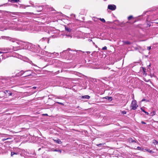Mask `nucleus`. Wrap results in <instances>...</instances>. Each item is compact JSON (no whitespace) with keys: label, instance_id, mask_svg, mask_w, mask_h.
I'll use <instances>...</instances> for the list:
<instances>
[{"label":"nucleus","instance_id":"nucleus-17","mask_svg":"<svg viewBox=\"0 0 158 158\" xmlns=\"http://www.w3.org/2000/svg\"><path fill=\"white\" fill-rule=\"evenodd\" d=\"M6 92L7 93H8V94H9V96H11L12 95V93L11 92H10L9 91H7V90H6Z\"/></svg>","mask_w":158,"mask_h":158},{"label":"nucleus","instance_id":"nucleus-35","mask_svg":"<svg viewBox=\"0 0 158 158\" xmlns=\"http://www.w3.org/2000/svg\"><path fill=\"white\" fill-rule=\"evenodd\" d=\"M144 112V113H145L146 114H147V115H148V114H149V113H148V112H146V111H145Z\"/></svg>","mask_w":158,"mask_h":158},{"label":"nucleus","instance_id":"nucleus-32","mask_svg":"<svg viewBox=\"0 0 158 158\" xmlns=\"http://www.w3.org/2000/svg\"><path fill=\"white\" fill-rule=\"evenodd\" d=\"M142 68V69H143V71L144 73L146 72V69L143 68Z\"/></svg>","mask_w":158,"mask_h":158},{"label":"nucleus","instance_id":"nucleus-2","mask_svg":"<svg viewBox=\"0 0 158 158\" xmlns=\"http://www.w3.org/2000/svg\"><path fill=\"white\" fill-rule=\"evenodd\" d=\"M116 8V6L114 4L109 5L108 6V9L112 10H115Z\"/></svg>","mask_w":158,"mask_h":158},{"label":"nucleus","instance_id":"nucleus-22","mask_svg":"<svg viewBox=\"0 0 158 158\" xmlns=\"http://www.w3.org/2000/svg\"><path fill=\"white\" fill-rule=\"evenodd\" d=\"M151 114L152 115H154L156 114V112L155 111H153L151 113Z\"/></svg>","mask_w":158,"mask_h":158},{"label":"nucleus","instance_id":"nucleus-52","mask_svg":"<svg viewBox=\"0 0 158 158\" xmlns=\"http://www.w3.org/2000/svg\"><path fill=\"white\" fill-rule=\"evenodd\" d=\"M14 14V15H16L15 14Z\"/></svg>","mask_w":158,"mask_h":158},{"label":"nucleus","instance_id":"nucleus-24","mask_svg":"<svg viewBox=\"0 0 158 158\" xmlns=\"http://www.w3.org/2000/svg\"><path fill=\"white\" fill-rule=\"evenodd\" d=\"M132 16H129V17H128V19L129 20H130L132 18Z\"/></svg>","mask_w":158,"mask_h":158},{"label":"nucleus","instance_id":"nucleus-46","mask_svg":"<svg viewBox=\"0 0 158 158\" xmlns=\"http://www.w3.org/2000/svg\"><path fill=\"white\" fill-rule=\"evenodd\" d=\"M89 42H90L91 41H92V40H89Z\"/></svg>","mask_w":158,"mask_h":158},{"label":"nucleus","instance_id":"nucleus-27","mask_svg":"<svg viewBox=\"0 0 158 158\" xmlns=\"http://www.w3.org/2000/svg\"><path fill=\"white\" fill-rule=\"evenodd\" d=\"M153 143L156 144H158V142L156 140H154V142H153Z\"/></svg>","mask_w":158,"mask_h":158},{"label":"nucleus","instance_id":"nucleus-13","mask_svg":"<svg viewBox=\"0 0 158 158\" xmlns=\"http://www.w3.org/2000/svg\"><path fill=\"white\" fill-rule=\"evenodd\" d=\"M14 48H15L14 47H13V49H12L10 48H6V50L7 51H12V50H15Z\"/></svg>","mask_w":158,"mask_h":158},{"label":"nucleus","instance_id":"nucleus-3","mask_svg":"<svg viewBox=\"0 0 158 158\" xmlns=\"http://www.w3.org/2000/svg\"><path fill=\"white\" fill-rule=\"evenodd\" d=\"M27 72H31L32 73V71L31 70H29L25 71L22 70L20 71L19 73H18L16 74V76L17 77H20L22 76L24 73H26Z\"/></svg>","mask_w":158,"mask_h":158},{"label":"nucleus","instance_id":"nucleus-20","mask_svg":"<svg viewBox=\"0 0 158 158\" xmlns=\"http://www.w3.org/2000/svg\"><path fill=\"white\" fill-rule=\"evenodd\" d=\"M15 154L17 155V153H15V152H11V156H12L13 155H14Z\"/></svg>","mask_w":158,"mask_h":158},{"label":"nucleus","instance_id":"nucleus-30","mask_svg":"<svg viewBox=\"0 0 158 158\" xmlns=\"http://www.w3.org/2000/svg\"><path fill=\"white\" fill-rule=\"evenodd\" d=\"M125 43L127 44H130V42H129V41H126L125 42Z\"/></svg>","mask_w":158,"mask_h":158},{"label":"nucleus","instance_id":"nucleus-44","mask_svg":"<svg viewBox=\"0 0 158 158\" xmlns=\"http://www.w3.org/2000/svg\"><path fill=\"white\" fill-rule=\"evenodd\" d=\"M16 43L18 44H20V43L19 42H17Z\"/></svg>","mask_w":158,"mask_h":158},{"label":"nucleus","instance_id":"nucleus-4","mask_svg":"<svg viewBox=\"0 0 158 158\" xmlns=\"http://www.w3.org/2000/svg\"><path fill=\"white\" fill-rule=\"evenodd\" d=\"M142 151L143 152L147 151L148 152L150 153H154V152L150 150V149L148 148H143V149H142Z\"/></svg>","mask_w":158,"mask_h":158},{"label":"nucleus","instance_id":"nucleus-11","mask_svg":"<svg viewBox=\"0 0 158 158\" xmlns=\"http://www.w3.org/2000/svg\"><path fill=\"white\" fill-rule=\"evenodd\" d=\"M129 141L131 143H133V142H135L136 143V141L135 140H134L132 138H130L128 139Z\"/></svg>","mask_w":158,"mask_h":158},{"label":"nucleus","instance_id":"nucleus-18","mask_svg":"<svg viewBox=\"0 0 158 158\" xmlns=\"http://www.w3.org/2000/svg\"><path fill=\"white\" fill-rule=\"evenodd\" d=\"M143 148H142L139 147H138L137 148V149L138 150H140L142 151V149H143Z\"/></svg>","mask_w":158,"mask_h":158},{"label":"nucleus","instance_id":"nucleus-49","mask_svg":"<svg viewBox=\"0 0 158 158\" xmlns=\"http://www.w3.org/2000/svg\"><path fill=\"white\" fill-rule=\"evenodd\" d=\"M40 149H41V148H39L38 150L40 151Z\"/></svg>","mask_w":158,"mask_h":158},{"label":"nucleus","instance_id":"nucleus-21","mask_svg":"<svg viewBox=\"0 0 158 158\" xmlns=\"http://www.w3.org/2000/svg\"><path fill=\"white\" fill-rule=\"evenodd\" d=\"M99 19H100V20H101V21H102L104 23L105 22V20L103 18L101 19V18H100Z\"/></svg>","mask_w":158,"mask_h":158},{"label":"nucleus","instance_id":"nucleus-36","mask_svg":"<svg viewBox=\"0 0 158 158\" xmlns=\"http://www.w3.org/2000/svg\"><path fill=\"white\" fill-rule=\"evenodd\" d=\"M144 112V113H145L146 114H147V115H148V114H149V113H148V112H146V111H145Z\"/></svg>","mask_w":158,"mask_h":158},{"label":"nucleus","instance_id":"nucleus-19","mask_svg":"<svg viewBox=\"0 0 158 158\" xmlns=\"http://www.w3.org/2000/svg\"><path fill=\"white\" fill-rule=\"evenodd\" d=\"M29 62L30 64H31V65H34V66H37V65L34 64L33 63H32V62L31 61H29Z\"/></svg>","mask_w":158,"mask_h":158},{"label":"nucleus","instance_id":"nucleus-26","mask_svg":"<svg viewBox=\"0 0 158 158\" xmlns=\"http://www.w3.org/2000/svg\"><path fill=\"white\" fill-rule=\"evenodd\" d=\"M144 101H146V102H148V100H146L145 99H143L142 100H141V101L142 102H143Z\"/></svg>","mask_w":158,"mask_h":158},{"label":"nucleus","instance_id":"nucleus-38","mask_svg":"<svg viewBox=\"0 0 158 158\" xmlns=\"http://www.w3.org/2000/svg\"><path fill=\"white\" fill-rule=\"evenodd\" d=\"M66 36H70V35L69 34H66Z\"/></svg>","mask_w":158,"mask_h":158},{"label":"nucleus","instance_id":"nucleus-8","mask_svg":"<svg viewBox=\"0 0 158 158\" xmlns=\"http://www.w3.org/2000/svg\"><path fill=\"white\" fill-rule=\"evenodd\" d=\"M32 71V73L31 72H28V73H27V75H25L23 77H26L27 76H31L32 75V73H33V71Z\"/></svg>","mask_w":158,"mask_h":158},{"label":"nucleus","instance_id":"nucleus-34","mask_svg":"<svg viewBox=\"0 0 158 158\" xmlns=\"http://www.w3.org/2000/svg\"><path fill=\"white\" fill-rule=\"evenodd\" d=\"M57 103L61 105H63V103L61 102H57Z\"/></svg>","mask_w":158,"mask_h":158},{"label":"nucleus","instance_id":"nucleus-43","mask_svg":"<svg viewBox=\"0 0 158 158\" xmlns=\"http://www.w3.org/2000/svg\"><path fill=\"white\" fill-rule=\"evenodd\" d=\"M44 115H45V116H47L48 115V114H44Z\"/></svg>","mask_w":158,"mask_h":158},{"label":"nucleus","instance_id":"nucleus-39","mask_svg":"<svg viewBox=\"0 0 158 158\" xmlns=\"http://www.w3.org/2000/svg\"><path fill=\"white\" fill-rule=\"evenodd\" d=\"M141 110L143 112H144L145 111L142 108H141Z\"/></svg>","mask_w":158,"mask_h":158},{"label":"nucleus","instance_id":"nucleus-6","mask_svg":"<svg viewBox=\"0 0 158 158\" xmlns=\"http://www.w3.org/2000/svg\"><path fill=\"white\" fill-rule=\"evenodd\" d=\"M44 41L45 42H48V43L49 40L47 38H43L42 39H41L40 40V42H43Z\"/></svg>","mask_w":158,"mask_h":158},{"label":"nucleus","instance_id":"nucleus-12","mask_svg":"<svg viewBox=\"0 0 158 158\" xmlns=\"http://www.w3.org/2000/svg\"><path fill=\"white\" fill-rule=\"evenodd\" d=\"M105 98L107 99L109 101H110L112 100V97H108L106 96L105 97Z\"/></svg>","mask_w":158,"mask_h":158},{"label":"nucleus","instance_id":"nucleus-29","mask_svg":"<svg viewBox=\"0 0 158 158\" xmlns=\"http://www.w3.org/2000/svg\"><path fill=\"white\" fill-rule=\"evenodd\" d=\"M122 113L123 114H126V111H123L122 112Z\"/></svg>","mask_w":158,"mask_h":158},{"label":"nucleus","instance_id":"nucleus-1","mask_svg":"<svg viewBox=\"0 0 158 158\" xmlns=\"http://www.w3.org/2000/svg\"><path fill=\"white\" fill-rule=\"evenodd\" d=\"M131 106L132 108V109L135 110L137 108L138 106L136 103V101L134 100L132 101Z\"/></svg>","mask_w":158,"mask_h":158},{"label":"nucleus","instance_id":"nucleus-9","mask_svg":"<svg viewBox=\"0 0 158 158\" xmlns=\"http://www.w3.org/2000/svg\"><path fill=\"white\" fill-rule=\"evenodd\" d=\"M90 98V97L88 95H85L84 96H81L82 98H86L87 99H89Z\"/></svg>","mask_w":158,"mask_h":158},{"label":"nucleus","instance_id":"nucleus-16","mask_svg":"<svg viewBox=\"0 0 158 158\" xmlns=\"http://www.w3.org/2000/svg\"><path fill=\"white\" fill-rule=\"evenodd\" d=\"M103 69H108V70H109L110 69V68H109L107 66H105L104 67H103Z\"/></svg>","mask_w":158,"mask_h":158},{"label":"nucleus","instance_id":"nucleus-7","mask_svg":"<svg viewBox=\"0 0 158 158\" xmlns=\"http://www.w3.org/2000/svg\"><path fill=\"white\" fill-rule=\"evenodd\" d=\"M53 140L55 142L58 144H60L62 143L61 140L59 139H53Z\"/></svg>","mask_w":158,"mask_h":158},{"label":"nucleus","instance_id":"nucleus-28","mask_svg":"<svg viewBox=\"0 0 158 158\" xmlns=\"http://www.w3.org/2000/svg\"><path fill=\"white\" fill-rule=\"evenodd\" d=\"M106 49H107L106 47L105 46V47H103V48H102V50H106Z\"/></svg>","mask_w":158,"mask_h":158},{"label":"nucleus","instance_id":"nucleus-15","mask_svg":"<svg viewBox=\"0 0 158 158\" xmlns=\"http://www.w3.org/2000/svg\"><path fill=\"white\" fill-rule=\"evenodd\" d=\"M19 0H8L9 1L12 2H18L19 1Z\"/></svg>","mask_w":158,"mask_h":158},{"label":"nucleus","instance_id":"nucleus-31","mask_svg":"<svg viewBox=\"0 0 158 158\" xmlns=\"http://www.w3.org/2000/svg\"><path fill=\"white\" fill-rule=\"evenodd\" d=\"M147 49L148 50H150L151 49V46L148 47V48H147Z\"/></svg>","mask_w":158,"mask_h":158},{"label":"nucleus","instance_id":"nucleus-14","mask_svg":"<svg viewBox=\"0 0 158 158\" xmlns=\"http://www.w3.org/2000/svg\"><path fill=\"white\" fill-rule=\"evenodd\" d=\"M65 30L68 32H70L71 31V29L67 27H65Z\"/></svg>","mask_w":158,"mask_h":158},{"label":"nucleus","instance_id":"nucleus-37","mask_svg":"<svg viewBox=\"0 0 158 158\" xmlns=\"http://www.w3.org/2000/svg\"><path fill=\"white\" fill-rule=\"evenodd\" d=\"M141 123L143 124H146V123L144 121H142Z\"/></svg>","mask_w":158,"mask_h":158},{"label":"nucleus","instance_id":"nucleus-10","mask_svg":"<svg viewBox=\"0 0 158 158\" xmlns=\"http://www.w3.org/2000/svg\"><path fill=\"white\" fill-rule=\"evenodd\" d=\"M75 52L76 53L77 55H80L82 53H84V52H82L81 50H77V51H75Z\"/></svg>","mask_w":158,"mask_h":158},{"label":"nucleus","instance_id":"nucleus-33","mask_svg":"<svg viewBox=\"0 0 158 158\" xmlns=\"http://www.w3.org/2000/svg\"><path fill=\"white\" fill-rule=\"evenodd\" d=\"M84 53H86L87 54H89L90 53V52L89 51H87L86 52H84Z\"/></svg>","mask_w":158,"mask_h":158},{"label":"nucleus","instance_id":"nucleus-48","mask_svg":"<svg viewBox=\"0 0 158 158\" xmlns=\"http://www.w3.org/2000/svg\"><path fill=\"white\" fill-rule=\"evenodd\" d=\"M65 51H63V52H62V53H63V52H65Z\"/></svg>","mask_w":158,"mask_h":158},{"label":"nucleus","instance_id":"nucleus-47","mask_svg":"<svg viewBox=\"0 0 158 158\" xmlns=\"http://www.w3.org/2000/svg\"><path fill=\"white\" fill-rule=\"evenodd\" d=\"M102 145V144H99L97 145L99 146V145Z\"/></svg>","mask_w":158,"mask_h":158},{"label":"nucleus","instance_id":"nucleus-5","mask_svg":"<svg viewBox=\"0 0 158 158\" xmlns=\"http://www.w3.org/2000/svg\"><path fill=\"white\" fill-rule=\"evenodd\" d=\"M49 54H53V56H51L54 57L55 56H59V54L58 53H56V52H54L53 53H51L50 52L48 53Z\"/></svg>","mask_w":158,"mask_h":158},{"label":"nucleus","instance_id":"nucleus-45","mask_svg":"<svg viewBox=\"0 0 158 158\" xmlns=\"http://www.w3.org/2000/svg\"><path fill=\"white\" fill-rule=\"evenodd\" d=\"M3 53V52H1V51H0V54H1V53Z\"/></svg>","mask_w":158,"mask_h":158},{"label":"nucleus","instance_id":"nucleus-50","mask_svg":"<svg viewBox=\"0 0 158 158\" xmlns=\"http://www.w3.org/2000/svg\"><path fill=\"white\" fill-rule=\"evenodd\" d=\"M27 6L26 7H28V6Z\"/></svg>","mask_w":158,"mask_h":158},{"label":"nucleus","instance_id":"nucleus-51","mask_svg":"<svg viewBox=\"0 0 158 158\" xmlns=\"http://www.w3.org/2000/svg\"><path fill=\"white\" fill-rule=\"evenodd\" d=\"M93 44H95V43H94V42H93Z\"/></svg>","mask_w":158,"mask_h":158},{"label":"nucleus","instance_id":"nucleus-41","mask_svg":"<svg viewBox=\"0 0 158 158\" xmlns=\"http://www.w3.org/2000/svg\"><path fill=\"white\" fill-rule=\"evenodd\" d=\"M10 40L12 41V42H14V41L13 40L10 39Z\"/></svg>","mask_w":158,"mask_h":158},{"label":"nucleus","instance_id":"nucleus-42","mask_svg":"<svg viewBox=\"0 0 158 158\" xmlns=\"http://www.w3.org/2000/svg\"><path fill=\"white\" fill-rule=\"evenodd\" d=\"M75 51H74V53H73L74 54H76V53L75 52Z\"/></svg>","mask_w":158,"mask_h":158},{"label":"nucleus","instance_id":"nucleus-25","mask_svg":"<svg viewBox=\"0 0 158 158\" xmlns=\"http://www.w3.org/2000/svg\"><path fill=\"white\" fill-rule=\"evenodd\" d=\"M54 151L56 152H58L60 153L61 152V150H57V149H55V150H54Z\"/></svg>","mask_w":158,"mask_h":158},{"label":"nucleus","instance_id":"nucleus-23","mask_svg":"<svg viewBox=\"0 0 158 158\" xmlns=\"http://www.w3.org/2000/svg\"><path fill=\"white\" fill-rule=\"evenodd\" d=\"M10 139V138H7L6 139H2V141H4L6 140Z\"/></svg>","mask_w":158,"mask_h":158},{"label":"nucleus","instance_id":"nucleus-40","mask_svg":"<svg viewBox=\"0 0 158 158\" xmlns=\"http://www.w3.org/2000/svg\"><path fill=\"white\" fill-rule=\"evenodd\" d=\"M36 88V87H35V86H34V87H32V88H33V89H35Z\"/></svg>","mask_w":158,"mask_h":158}]
</instances>
